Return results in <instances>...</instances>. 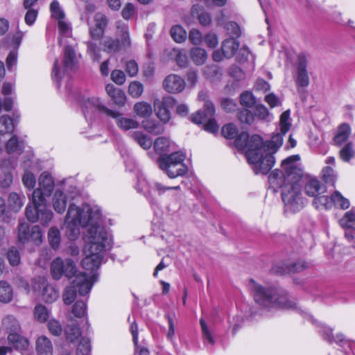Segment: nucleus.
<instances>
[{"label":"nucleus","mask_w":355,"mask_h":355,"mask_svg":"<svg viewBox=\"0 0 355 355\" xmlns=\"http://www.w3.org/2000/svg\"><path fill=\"white\" fill-rule=\"evenodd\" d=\"M87 53L94 61H99L100 51L96 44L92 42H87Z\"/></svg>","instance_id":"obj_59"},{"label":"nucleus","mask_w":355,"mask_h":355,"mask_svg":"<svg viewBox=\"0 0 355 355\" xmlns=\"http://www.w3.org/2000/svg\"><path fill=\"white\" fill-rule=\"evenodd\" d=\"M39 187L32 194V202L46 201V198L51 196L54 189V180L48 172H43L38 180Z\"/></svg>","instance_id":"obj_13"},{"label":"nucleus","mask_w":355,"mask_h":355,"mask_svg":"<svg viewBox=\"0 0 355 355\" xmlns=\"http://www.w3.org/2000/svg\"><path fill=\"white\" fill-rule=\"evenodd\" d=\"M144 128L150 134L154 135H161L164 131V128L159 123L153 120H146L143 123Z\"/></svg>","instance_id":"obj_34"},{"label":"nucleus","mask_w":355,"mask_h":355,"mask_svg":"<svg viewBox=\"0 0 355 355\" xmlns=\"http://www.w3.org/2000/svg\"><path fill=\"white\" fill-rule=\"evenodd\" d=\"M101 218V211L97 207L70 204L64 220L66 234L70 240L79 236L80 227H88L83 236L85 257L81 263L83 268L91 272L100 267L103 252L111 245L105 228L100 224Z\"/></svg>","instance_id":"obj_1"},{"label":"nucleus","mask_w":355,"mask_h":355,"mask_svg":"<svg viewBox=\"0 0 355 355\" xmlns=\"http://www.w3.org/2000/svg\"><path fill=\"white\" fill-rule=\"evenodd\" d=\"M307 58L305 55L300 54L297 59V69L295 84L297 88L306 87L309 85V77L306 70Z\"/></svg>","instance_id":"obj_17"},{"label":"nucleus","mask_w":355,"mask_h":355,"mask_svg":"<svg viewBox=\"0 0 355 355\" xmlns=\"http://www.w3.org/2000/svg\"><path fill=\"white\" fill-rule=\"evenodd\" d=\"M134 112L141 118L148 117L153 112L151 105L144 101L138 102L134 105Z\"/></svg>","instance_id":"obj_35"},{"label":"nucleus","mask_w":355,"mask_h":355,"mask_svg":"<svg viewBox=\"0 0 355 355\" xmlns=\"http://www.w3.org/2000/svg\"><path fill=\"white\" fill-rule=\"evenodd\" d=\"M175 104V100L169 96L163 97L162 98H156L153 105L157 117L164 123H166L171 119V112L169 109L173 107Z\"/></svg>","instance_id":"obj_14"},{"label":"nucleus","mask_w":355,"mask_h":355,"mask_svg":"<svg viewBox=\"0 0 355 355\" xmlns=\"http://www.w3.org/2000/svg\"><path fill=\"white\" fill-rule=\"evenodd\" d=\"M36 352L38 355H53L51 341L45 336H40L36 341Z\"/></svg>","instance_id":"obj_24"},{"label":"nucleus","mask_w":355,"mask_h":355,"mask_svg":"<svg viewBox=\"0 0 355 355\" xmlns=\"http://www.w3.org/2000/svg\"><path fill=\"white\" fill-rule=\"evenodd\" d=\"M177 64L180 67H186L188 63L187 53L184 49H173Z\"/></svg>","instance_id":"obj_49"},{"label":"nucleus","mask_w":355,"mask_h":355,"mask_svg":"<svg viewBox=\"0 0 355 355\" xmlns=\"http://www.w3.org/2000/svg\"><path fill=\"white\" fill-rule=\"evenodd\" d=\"M225 28L228 34L233 38V37H239L241 34V29L239 25L233 21L228 22L225 25Z\"/></svg>","instance_id":"obj_61"},{"label":"nucleus","mask_w":355,"mask_h":355,"mask_svg":"<svg viewBox=\"0 0 355 355\" xmlns=\"http://www.w3.org/2000/svg\"><path fill=\"white\" fill-rule=\"evenodd\" d=\"M48 239L51 248L53 249H58L61 241L60 230L55 227H51L48 232Z\"/></svg>","instance_id":"obj_38"},{"label":"nucleus","mask_w":355,"mask_h":355,"mask_svg":"<svg viewBox=\"0 0 355 355\" xmlns=\"http://www.w3.org/2000/svg\"><path fill=\"white\" fill-rule=\"evenodd\" d=\"M15 162L11 157L3 159L0 162V168L3 174L6 172H10L11 173V171L15 168Z\"/></svg>","instance_id":"obj_58"},{"label":"nucleus","mask_w":355,"mask_h":355,"mask_svg":"<svg viewBox=\"0 0 355 355\" xmlns=\"http://www.w3.org/2000/svg\"><path fill=\"white\" fill-rule=\"evenodd\" d=\"M285 134H283L281 131L274 135L270 141L265 143L263 141L261 148H266L269 153L274 155L282 146L283 144V136Z\"/></svg>","instance_id":"obj_25"},{"label":"nucleus","mask_w":355,"mask_h":355,"mask_svg":"<svg viewBox=\"0 0 355 355\" xmlns=\"http://www.w3.org/2000/svg\"><path fill=\"white\" fill-rule=\"evenodd\" d=\"M1 327L6 332H15L21 330L18 320L10 315H6L2 319Z\"/></svg>","instance_id":"obj_31"},{"label":"nucleus","mask_w":355,"mask_h":355,"mask_svg":"<svg viewBox=\"0 0 355 355\" xmlns=\"http://www.w3.org/2000/svg\"><path fill=\"white\" fill-rule=\"evenodd\" d=\"M89 105L95 107L99 112L115 120V123L119 128L127 131L130 129L137 128L139 123L134 119L125 117L118 111L112 110L107 107L100 98L92 97L88 99Z\"/></svg>","instance_id":"obj_7"},{"label":"nucleus","mask_w":355,"mask_h":355,"mask_svg":"<svg viewBox=\"0 0 355 355\" xmlns=\"http://www.w3.org/2000/svg\"><path fill=\"white\" fill-rule=\"evenodd\" d=\"M191 58L197 65H202L207 59V54L205 49L199 47L192 48L190 51Z\"/></svg>","instance_id":"obj_32"},{"label":"nucleus","mask_w":355,"mask_h":355,"mask_svg":"<svg viewBox=\"0 0 355 355\" xmlns=\"http://www.w3.org/2000/svg\"><path fill=\"white\" fill-rule=\"evenodd\" d=\"M185 155L175 152L168 155H162L158 159L159 168L170 178H175L187 173L188 168L184 164Z\"/></svg>","instance_id":"obj_5"},{"label":"nucleus","mask_w":355,"mask_h":355,"mask_svg":"<svg viewBox=\"0 0 355 355\" xmlns=\"http://www.w3.org/2000/svg\"><path fill=\"white\" fill-rule=\"evenodd\" d=\"M9 263L12 266H17L20 262V256L18 250L14 248H10L7 254Z\"/></svg>","instance_id":"obj_63"},{"label":"nucleus","mask_w":355,"mask_h":355,"mask_svg":"<svg viewBox=\"0 0 355 355\" xmlns=\"http://www.w3.org/2000/svg\"><path fill=\"white\" fill-rule=\"evenodd\" d=\"M235 144L236 147L240 149L246 148L247 154L251 148L250 144L253 145V146H252V148H259V146H262L263 139L260 136L257 135H254L252 137H249L248 133L241 132L236 139Z\"/></svg>","instance_id":"obj_16"},{"label":"nucleus","mask_w":355,"mask_h":355,"mask_svg":"<svg viewBox=\"0 0 355 355\" xmlns=\"http://www.w3.org/2000/svg\"><path fill=\"white\" fill-rule=\"evenodd\" d=\"M354 156L355 149L354 148V144L352 142L347 143L340 150V157L344 162H349Z\"/></svg>","instance_id":"obj_43"},{"label":"nucleus","mask_w":355,"mask_h":355,"mask_svg":"<svg viewBox=\"0 0 355 355\" xmlns=\"http://www.w3.org/2000/svg\"><path fill=\"white\" fill-rule=\"evenodd\" d=\"M172 38L176 42H182L187 38V33L180 26H174L171 29Z\"/></svg>","instance_id":"obj_47"},{"label":"nucleus","mask_w":355,"mask_h":355,"mask_svg":"<svg viewBox=\"0 0 355 355\" xmlns=\"http://www.w3.org/2000/svg\"><path fill=\"white\" fill-rule=\"evenodd\" d=\"M51 272L55 279H60L64 275L67 277H75L77 272L74 261L67 259L64 261L61 258L55 259L51 265Z\"/></svg>","instance_id":"obj_12"},{"label":"nucleus","mask_w":355,"mask_h":355,"mask_svg":"<svg viewBox=\"0 0 355 355\" xmlns=\"http://www.w3.org/2000/svg\"><path fill=\"white\" fill-rule=\"evenodd\" d=\"M32 207L28 205L26 208V216L27 219L32 223L37 222L38 220V212L37 209V205H33Z\"/></svg>","instance_id":"obj_60"},{"label":"nucleus","mask_w":355,"mask_h":355,"mask_svg":"<svg viewBox=\"0 0 355 355\" xmlns=\"http://www.w3.org/2000/svg\"><path fill=\"white\" fill-rule=\"evenodd\" d=\"M33 205H37L38 212V220L42 225H46L53 218V213L46 208V201L33 202Z\"/></svg>","instance_id":"obj_23"},{"label":"nucleus","mask_w":355,"mask_h":355,"mask_svg":"<svg viewBox=\"0 0 355 355\" xmlns=\"http://www.w3.org/2000/svg\"><path fill=\"white\" fill-rule=\"evenodd\" d=\"M250 287L255 302L263 309H297L295 302L289 299L286 292L282 288L263 286L253 279L250 282Z\"/></svg>","instance_id":"obj_2"},{"label":"nucleus","mask_w":355,"mask_h":355,"mask_svg":"<svg viewBox=\"0 0 355 355\" xmlns=\"http://www.w3.org/2000/svg\"><path fill=\"white\" fill-rule=\"evenodd\" d=\"M144 92V85L139 81H132L128 87L129 94L135 98H137L141 96Z\"/></svg>","instance_id":"obj_45"},{"label":"nucleus","mask_w":355,"mask_h":355,"mask_svg":"<svg viewBox=\"0 0 355 355\" xmlns=\"http://www.w3.org/2000/svg\"><path fill=\"white\" fill-rule=\"evenodd\" d=\"M110 97L114 103L119 106H123L125 103L126 96L125 93L121 89L114 92V93L110 96Z\"/></svg>","instance_id":"obj_56"},{"label":"nucleus","mask_w":355,"mask_h":355,"mask_svg":"<svg viewBox=\"0 0 355 355\" xmlns=\"http://www.w3.org/2000/svg\"><path fill=\"white\" fill-rule=\"evenodd\" d=\"M215 114V107L211 101H207L204 104V110H199L195 114L191 116L192 122L196 124L205 123V130L211 133L218 132L219 126L217 125L214 115Z\"/></svg>","instance_id":"obj_11"},{"label":"nucleus","mask_w":355,"mask_h":355,"mask_svg":"<svg viewBox=\"0 0 355 355\" xmlns=\"http://www.w3.org/2000/svg\"><path fill=\"white\" fill-rule=\"evenodd\" d=\"M300 159L299 155H292L282 161L281 166L284 173L279 169L272 171L268 176V183L275 191L277 189L283 187L288 182H291L292 178L298 174V169L295 162Z\"/></svg>","instance_id":"obj_3"},{"label":"nucleus","mask_w":355,"mask_h":355,"mask_svg":"<svg viewBox=\"0 0 355 355\" xmlns=\"http://www.w3.org/2000/svg\"><path fill=\"white\" fill-rule=\"evenodd\" d=\"M47 327L49 332L55 336H59L62 333V327L61 324L59 321L55 319L50 320L48 322Z\"/></svg>","instance_id":"obj_53"},{"label":"nucleus","mask_w":355,"mask_h":355,"mask_svg":"<svg viewBox=\"0 0 355 355\" xmlns=\"http://www.w3.org/2000/svg\"><path fill=\"white\" fill-rule=\"evenodd\" d=\"M308 268V264L304 261H300L290 265L279 263L272 268L274 273L284 275L288 272H300Z\"/></svg>","instance_id":"obj_20"},{"label":"nucleus","mask_w":355,"mask_h":355,"mask_svg":"<svg viewBox=\"0 0 355 355\" xmlns=\"http://www.w3.org/2000/svg\"><path fill=\"white\" fill-rule=\"evenodd\" d=\"M94 26L105 31L107 25V17L101 12H97L94 15Z\"/></svg>","instance_id":"obj_62"},{"label":"nucleus","mask_w":355,"mask_h":355,"mask_svg":"<svg viewBox=\"0 0 355 355\" xmlns=\"http://www.w3.org/2000/svg\"><path fill=\"white\" fill-rule=\"evenodd\" d=\"M250 146H253L250 144ZM250 148L247 153L248 162L253 165V171L256 174H267L273 166L275 159L273 155L266 148ZM252 148V147H251Z\"/></svg>","instance_id":"obj_6"},{"label":"nucleus","mask_w":355,"mask_h":355,"mask_svg":"<svg viewBox=\"0 0 355 355\" xmlns=\"http://www.w3.org/2000/svg\"><path fill=\"white\" fill-rule=\"evenodd\" d=\"M14 130L12 119L8 115H3L0 117V132L1 135L12 132Z\"/></svg>","instance_id":"obj_41"},{"label":"nucleus","mask_w":355,"mask_h":355,"mask_svg":"<svg viewBox=\"0 0 355 355\" xmlns=\"http://www.w3.org/2000/svg\"><path fill=\"white\" fill-rule=\"evenodd\" d=\"M240 103L244 107H252L255 105L256 101L253 94L250 92L246 91L240 95Z\"/></svg>","instance_id":"obj_50"},{"label":"nucleus","mask_w":355,"mask_h":355,"mask_svg":"<svg viewBox=\"0 0 355 355\" xmlns=\"http://www.w3.org/2000/svg\"><path fill=\"white\" fill-rule=\"evenodd\" d=\"M24 149L23 141H19L16 135L12 136L7 142L6 150L9 155H20L23 153Z\"/></svg>","instance_id":"obj_29"},{"label":"nucleus","mask_w":355,"mask_h":355,"mask_svg":"<svg viewBox=\"0 0 355 355\" xmlns=\"http://www.w3.org/2000/svg\"><path fill=\"white\" fill-rule=\"evenodd\" d=\"M116 39L107 37L103 42L105 51L107 53H116L130 46V39L128 26L121 22L116 23Z\"/></svg>","instance_id":"obj_9"},{"label":"nucleus","mask_w":355,"mask_h":355,"mask_svg":"<svg viewBox=\"0 0 355 355\" xmlns=\"http://www.w3.org/2000/svg\"><path fill=\"white\" fill-rule=\"evenodd\" d=\"M200 324L204 343L205 345L210 344L211 345H213L214 344V339L208 328L207 323L202 318L200 320Z\"/></svg>","instance_id":"obj_44"},{"label":"nucleus","mask_w":355,"mask_h":355,"mask_svg":"<svg viewBox=\"0 0 355 355\" xmlns=\"http://www.w3.org/2000/svg\"><path fill=\"white\" fill-rule=\"evenodd\" d=\"M77 63L78 59L75 50L71 46L68 45L65 46L62 67H59L58 61L55 60L52 72L53 78L58 82V85H60V81L62 76L65 73H68L69 71L75 69L77 66Z\"/></svg>","instance_id":"obj_10"},{"label":"nucleus","mask_w":355,"mask_h":355,"mask_svg":"<svg viewBox=\"0 0 355 355\" xmlns=\"http://www.w3.org/2000/svg\"><path fill=\"white\" fill-rule=\"evenodd\" d=\"M93 286L91 277L85 272H80L76 275L71 282V285L66 288L63 294V300L65 304H71L77 293L84 296L89 293Z\"/></svg>","instance_id":"obj_8"},{"label":"nucleus","mask_w":355,"mask_h":355,"mask_svg":"<svg viewBox=\"0 0 355 355\" xmlns=\"http://www.w3.org/2000/svg\"><path fill=\"white\" fill-rule=\"evenodd\" d=\"M323 335L324 338L329 342L334 340L335 342L343 343L341 347L343 351L339 350L337 355H350L351 352L353 355H355V343L345 340L344 339V336L342 334H337L334 339L332 335V330L325 327L324 329Z\"/></svg>","instance_id":"obj_15"},{"label":"nucleus","mask_w":355,"mask_h":355,"mask_svg":"<svg viewBox=\"0 0 355 355\" xmlns=\"http://www.w3.org/2000/svg\"><path fill=\"white\" fill-rule=\"evenodd\" d=\"M326 191V187L318 179L311 178L304 184L305 193L314 198Z\"/></svg>","instance_id":"obj_22"},{"label":"nucleus","mask_w":355,"mask_h":355,"mask_svg":"<svg viewBox=\"0 0 355 355\" xmlns=\"http://www.w3.org/2000/svg\"><path fill=\"white\" fill-rule=\"evenodd\" d=\"M81 336V331L78 324L72 322L71 324H68L65 328L66 339L71 343L76 341Z\"/></svg>","instance_id":"obj_33"},{"label":"nucleus","mask_w":355,"mask_h":355,"mask_svg":"<svg viewBox=\"0 0 355 355\" xmlns=\"http://www.w3.org/2000/svg\"><path fill=\"white\" fill-rule=\"evenodd\" d=\"M238 130L235 125L229 123L222 128V135L227 139H233L237 135Z\"/></svg>","instance_id":"obj_55"},{"label":"nucleus","mask_w":355,"mask_h":355,"mask_svg":"<svg viewBox=\"0 0 355 355\" xmlns=\"http://www.w3.org/2000/svg\"><path fill=\"white\" fill-rule=\"evenodd\" d=\"M87 306L83 300L77 301L72 309V313L76 318H82L86 314Z\"/></svg>","instance_id":"obj_52"},{"label":"nucleus","mask_w":355,"mask_h":355,"mask_svg":"<svg viewBox=\"0 0 355 355\" xmlns=\"http://www.w3.org/2000/svg\"><path fill=\"white\" fill-rule=\"evenodd\" d=\"M50 9L51 12V15L53 18L56 19H63L64 17V13L61 10L60 7V4L57 0H53L51 5Z\"/></svg>","instance_id":"obj_54"},{"label":"nucleus","mask_w":355,"mask_h":355,"mask_svg":"<svg viewBox=\"0 0 355 355\" xmlns=\"http://www.w3.org/2000/svg\"><path fill=\"white\" fill-rule=\"evenodd\" d=\"M13 297L12 289L10 285L4 281H0V302H10Z\"/></svg>","instance_id":"obj_36"},{"label":"nucleus","mask_w":355,"mask_h":355,"mask_svg":"<svg viewBox=\"0 0 355 355\" xmlns=\"http://www.w3.org/2000/svg\"><path fill=\"white\" fill-rule=\"evenodd\" d=\"M42 287V296L43 300L46 302L51 303L57 300L58 297V291L51 285H49L43 279H40L39 286L37 283L33 285V289L37 291Z\"/></svg>","instance_id":"obj_21"},{"label":"nucleus","mask_w":355,"mask_h":355,"mask_svg":"<svg viewBox=\"0 0 355 355\" xmlns=\"http://www.w3.org/2000/svg\"><path fill=\"white\" fill-rule=\"evenodd\" d=\"M132 137L144 149H149L152 146V140L141 132H134L132 134Z\"/></svg>","instance_id":"obj_37"},{"label":"nucleus","mask_w":355,"mask_h":355,"mask_svg":"<svg viewBox=\"0 0 355 355\" xmlns=\"http://www.w3.org/2000/svg\"><path fill=\"white\" fill-rule=\"evenodd\" d=\"M163 87L169 93L181 92L185 87L184 80L176 74H171L163 81Z\"/></svg>","instance_id":"obj_19"},{"label":"nucleus","mask_w":355,"mask_h":355,"mask_svg":"<svg viewBox=\"0 0 355 355\" xmlns=\"http://www.w3.org/2000/svg\"><path fill=\"white\" fill-rule=\"evenodd\" d=\"M42 236L40 227L37 225L33 226L31 229L29 241H33L36 245H40L42 241Z\"/></svg>","instance_id":"obj_57"},{"label":"nucleus","mask_w":355,"mask_h":355,"mask_svg":"<svg viewBox=\"0 0 355 355\" xmlns=\"http://www.w3.org/2000/svg\"><path fill=\"white\" fill-rule=\"evenodd\" d=\"M31 229L26 223H20L18 227V239L21 243H26L29 241Z\"/></svg>","instance_id":"obj_46"},{"label":"nucleus","mask_w":355,"mask_h":355,"mask_svg":"<svg viewBox=\"0 0 355 355\" xmlns=\"http://www.w3.org/2000/svg\"><path fill=\"white\" fill-rule=\"evenodd\" d=\"M52 204L54 210L59 213H63L67 207V199L65 194L60 191L57 190L53 197Z\"/></svg>","instance_id":"obj_27"},{"label":"nucleus","mask_w":355,"mask_h":355,"mask_svg":"<svg viewBox=\"0 0 355 355\" xmlns=\"http://www.w3.org/2000/svg\"><path fill=\"white\" fill-rule=\"evenodd\" d=\"M22 182L24 185L28 189L34 188L36 180L34 175L31 172H26L23 176Z\"/></svg>","instance_id":"obj_64"},{"label":"nucleus","mask_w":355,"mask_h":355,"mask_svg":"<svg viewBox=\"0 0 355 355\" xmlns=\"http://www.w3.org/2000/svg\"><path fill=\"white\" fill-rule=\"evenodd\" d=\"M239 43L231 37L224 40L222 43L221 51L226 58H230L235 55L239 48Z\"/></svg>","instance_id":"obj_26"},{"label":"nucleus","mask_w":355,"mask_h":355,"mask_svg":"<svg viewBox=\"0 0 355 355\" xmlns=\"http://www.w3.org/2000/svg\"><path fill=\"white\" fill-rule=\"evenodd\" d=\"M290 111L284 112L280 116L279 126L280 131L283 134H286L291 128V123L289 122Z\"/></svg>","instance_id":"obj_51"},{"label":"nucleus","mask_w":355,"mask_h":355,"mask_svg":"<svg viewBox=\"0 0 355 355\" xmlns=\"http://www.w3.org/2000/svg\"><path fill=\"white\" fill-rule=\"evenodd\" d=\"M50 311L42 304H37L34 309V318L40 322H46L49 318Z\"/></svg>","instance_id":"obj_40"},{"label":"nucleus","mask_w":355,"mask_h":355,"mask_svg":"<svg viewBox=\"0 0 355 355\" xmlns=\"http://www.w3.org/2000/svg\"><path fill=\"white\" fill-rule=\"evenodd\" d=\"M292 181L288 182L282 190V198L287 210L293 212L300 211L304 205L302 196V187L300 184L299 173L292 178Z\"/></svg>","instance_id":"obj_4"},{"label":"nucleus","mask_w":355,"mask_h":355,"mask_svg":"<svg viewBox=\"0 0 355 355\" xmlns=\"http://www.w3.org/2000/svg\"><path fill=\"white\" fill-rule=\"evenodd\" d=\"M169 140L164 137H158L154 142V148L157 153H163L168 150Z\"/></svg>","instance_id":"obj_48"},{"label":"nucleus","mask_w":355,"mask_h":355,"mask_svg":"<svg viewBox=\"0 0 355 355\" xmlns=\"http://www.w3.org/2000/svg\"><path fill=\"white\" fill-rule=\"evenodd\" d=\"M351 135V128L347 123L341 124L337 130V133L334 138L335 144L341 146L347 141Z\"/></svg>","instance_id":"obj_28"},{"label":"nucleus","mask_w":355,"mask_h":355,"mask_svg":"<svg viewBox=\"0 0 355 355\" xmlns=\"http://www.w3.org/2000/svg\"><path fill=\"white\" fill-rule=\"evenodd\" d=\"M334 205L343 209H347L350 204L349 201L344 198L339 191H335L332 194V206Z\"/></svg>","instance_id":"obj_42"},{"label":"nucleus","mask_w":355,"mask_h":355,"mask_svg":"<svg viewBox=\"0 0 355 355\" xmlns=\"http://www.w3.org/2000/svg\"><path fill=\"white\" fill-rule=\"evenodd\" d=\"M313 204L317 209H330L332 207V196L329 197L320 194L314 198Z\"/></svg>","instance_id":"obj_39"},{"label":"nucleus","mask_w":355,"mask_h":355,"mask_svg":"<svg viewBox=\"0 0 355 355\" xmlns=\"http://www.w3.org/2000/svg\"><path fill=\"white\" fill-rule=\"evenodd\" d=\"M339 223L343 227L346 229L345 232V238L349 241H353L355 238V234L353 231L355 228V209H352L347 211Z\"/></svg>","instance_id":"obj_18"},{"label":"nucleus","mask_w":355,"mask_h":355,"mask_svg":"<svg viewBox=\"0 0 355 355\" xmlns=\"http://www.w3.org/2000/svg\"><path fill=\"white\" fill-rule=\"evenodd\" d=\"M25 196L15 192L10 193L8 196V206L15 212L19 211L24 205Z\"/></svg>","instance_id":"obj_30"}]
</instances>
